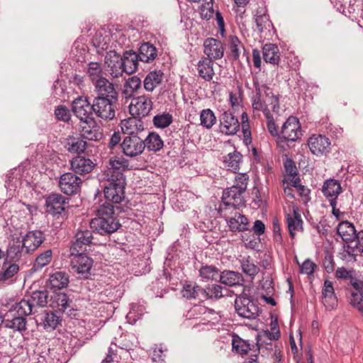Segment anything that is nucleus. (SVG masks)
I'll use <instances>...</instances> for the list:
<instances>
[{
    "instance_id": "nucleus-35",
    "label": "nucleus",
    "mask_w": 363,
    "mask_h": 363,
    "mask_svg": "<svg viewBox=\"0 0 363 363\" xmlns=\"http://www.w3.org/2000/svg\"><path fill=\"white\" fill-rule=\"evenodd\" d=\"M219 281L228 286L242 285L244 279L242 275L237 272L225 270L219 274Z\"/></svg>"
},
{
    "instance_id": "nucleus-58",
    "label": "nucleus",
    "mask_w": 363,
    "mask_h": 363,
    "mask_svg": "<svg viewBox=\"0 0 363 363\" xmlns=\"http://www.w3.org/2000/svg\"><path fill=\"white\" fill-rule=\"evenodd\" d=\"M289 163V164L285 165L286 172H288L287 177L288 179L290 181V183L291 184L292 186L296 189L298 186L301 185V180L296 172V167L291 165L292 162L290 161Z\"/></svg>"
},
{
    "instance_id": "nucleus-49",
    "label": "nucleus",
    "mask_w": 363,
    "mask_h": 363,
    "mask_svg": "<svg viewBox=\"0 0 363 363\" xmlns=\"http://www.w3.org/2000/svg\"><path fill=\"white\" fill-rule=\"evenodd\" d=\"M52 259V250H47L40 253L33 263V269L35 271L40 270L50 263Z\"/></svg>"
},
{
    "instance_id": "nucleus-14",
    "label": "nucleus",
    "mask_w": 363,
    "mask_h": 363,
    "mask_svg": "<svg viewBox=\"0 0 363 363\" xmlns=\"http://www.w3.org/2000/svg\"><path fill=\"white\" fill-rule=\"evenodd\" d=\"M48 303L56 311L66 313L68 316L74 315L71 306L72 301L65 293H55L50 296Z\"/></svg>"
},
{
    "instance_id": "nucleus-17",
    "label": "nucleus",
    "mask_w": 363,
    "mask_h": 363,
    "mask_svg": "<svg viewBox=\"0 0 363 363\" xmlns=\"http://www.w3.org/2000/svg\"><path fill=\"white\" fill-rule=\"evenodd\" d=\"M220 131L228 135H233L237 133L240 129L238 119L231 112L225 111L219 118Z\"/></svg>"
},
{
    "instance_id": "nucleus-32",
    "label": "nucleus",
    "mask_w": 363,
    "mask_h": 363,
    "mask_svg": "<svg viewBox=\"0 0 363 363\" xmlns=\"http://www.w3.org/2000/svg\"><path fill=\"white\" fill-rule=\"evenodd\" d=\"M322 302L327 310H332L337 306V298L334 293L333 284L330 281H325L322 290Z\"/></svg>"
},
{
    "instance_id": "nucleus-57",
    "label": "nucleus",
    "mask_w": 363,
    "mask_h": 363,
    "mask_svg": "<svg viewBox=\"0 0 363 363\" xmlns=\"http://www.w3.org/2000/svg\"><path fill=\"white\" fill-rule=\"evenodd\" d=\"M228 47L233 59L238 60L240 57V48L242 47L241 42L238 38L235 35H230L229 37Z\"/></svg>"
},
{
    "instance_id": "nucleus-33",
    "label": "nucleus",
    "mask_w": 363,
    "mask_h": 363,
    "mask_svg": "<svg viewBox=\"0 0 363 363\" xmlns=\"http://www.w3.org/2000/svg\"><path fill=\"white\" fill-rule=\"evenodd\" d=\"M213 60L202 57L197 64L199 76L206 82L213 79L215 74Z\"/></svg>"
},
{
    "instance_id": "nucleus-44",
    "label": "nucleus",
    "mask_w": 363,
    "mask_h": 363,
    "mask_svg": "<svg viewBox=\"0 0 363 363\" xmlns=\"http://www.w3.org/2000/svg\"><path fill=\"white\" fill-rule=\"evenodd\" d=\"M143 141L145 143V147H147L149 151H159L164 145L163 140L161 139L160 136L155 133H149Z\"/></svg>"
},
{
    "instance_id": "nucleus-4",
    "label": "nucleus",
    "mask_w": 363,
    "mask_h": 363,
    "mask_svg": "<svg viewBox=\"0 0 363 363\" xmlns=\"http://www.w3.org/2000/svg\"><path fill=\"white\" fill-rule=\"evenodd\" d=\"M243 193L233 186L225 189L223 192L222 203L219 206L218 213L220 216H228L227 211L237 210L244 204Z\"/></svg>"
},
{
    "instance_id": "nucleus-40",
    "label": "nucleus",
    "mask_w": 363,
    "mask_h": 363,
    "mask_svg": "<svg viewBox=\"0 0 363 363\" xmlns=\"http://www.w3.org/2000/svg\"><path fill=\"white\" fill-rule=\"evenodd\" d=\"M5 327L11 329L14 332H19L22 333L26 331L27 328V321L24 317L18 315L12 318H6L4 321Z\"/></svg>"
},
{
    "instance_id": "nucleus-48",
    "label": "nucleus",
    "mask_w": 363,
    "mask_h": 363,
    "mask_svg": "<svg viewBox=\"0 0 363 363\" xmlns=\"http://www.w3.org/2000/svg\"><path fill=\"white\" fill-rule=\"evenodd\" d=\"M216 117L210 108L203 109L200 113V125L211 129L216 123Z\"/></svg>"
},
{
    "instance_id": "nucleus-52",
    "label": "nucleus",
    "mask_w": 363,
    "mask_h": 363,
    "mask_svg": "<svg viewBox=\"0 0 363 363\" xmlns=\"http://www.w3.org/2000/svg\"><path fill=\"white\" fill-rule=\"evenodd\" d=\"M199 275L206 280H216L219 277V271L214 266L206 265L199 269Z\"/></svg>"
},
{
    "instance_id": "nucleus-10",
    "label": "nucleus",
    "mask_w": 363,
    "mask_h": 363,
    "mask_svg": "<svg viewBox=\"0 0 363 363\" xmlns=\"http://www.w3.org/2000/svg\"><path fill=\"white\" fill-rule=\"evenodd\" d=\"M124 155L130 157H137L141 155L145 145L143 139L138 135L125 136L121 144Z\"/></svg>"
},
{
    "instance_id": "nucleus-16",
    "label": "nucleus",
    "mask_w": 363,
    "mask_h": 363,
    "mask_svg": "<svg viewBox=\"0 0 363 363\" xmlns=\"http://www.w3.org/2000/svg\"><path fill=\"white\" fill-rule=\"evenodd\" d=\"M105 64L108 67L109 74L113 78H118L123 75L125 72L123 66L121 56H120L115 50H110L105 56Z\"/></svg>"
},
{
    "instance_id": "nucleus-50",
    "label": "nucleus",
    "mask_w": 363,
    "mask_h": 363,
    "mask_svg": "<svg viewBox=\"0 0 363 363\" xmlns=\"http://www.w3.org/2000/svg\"><path fill=\"white\" fill-rule=\"evenodd\" d=\"M232 345L233 350L242 355L246 354L251 350L250 343L238 335L233 336Z\"/></svg>"
},
{
    "instance_id": "nucleus-47",
    "label": "nucleus",
    "mask_w": 363,
    "mask_h": 363,
    "mask_svg": "<svg viewBox=\"0 0 363 363\" xmlns=\"http://www.w3.org/2000/svg\"><path fill=\"white\" fill-rule=\"evenodd\" d=\"M86 73L94 84L95 82H97L104 78L103 76L104 72L102 70L101 65L98 62H89L87 67Z\"/></svg>"
},
{
    "instance_id": "nucleus-9",
    "label": "nucleus",
    "mask_w": 363,
    "mask_h": 363,
    "mask_svg": "<svg viewBox=\"0 0 363 363\" xmlns=\"http://www.w3.org/2000/svg\"><path fill=\"white\" fill-rule=\"evenodd\" d=\"M128 165V161L116 156L109 159L108 165L101 175V178L116 179L119 178V175L123 179H125L123 172L127 169Z\"/></svg>"
},
{
    "instance_id": "nucleus-12",
    "label": "nucleus",
    "mask_w": 363,
    "mask_h": 363,
    "mask_svg": "<svg viewBox=\"0 0 363 363\" xmlns=\"http://www.w3.org/2000/svg\"><path fill=\"white\" fill-rule=\"evenodd\" d=\"M152 108V101L146 96L133 98L129 106V111L133 116L143 118L149 114Z\"/></svg>"
},
{
    "instance_id": "nucleus-41",
    "label": "nucleus",
    "mask_w": 363,
    "mask_h": 363,
    "mask_svg": "<svg viewBox=\"0 0 363 363\" xmlns=\"http://www.w3.org/2000/svg\"><path fill=\"white\" fill-rule=\"evenodd\" d=\"M286 221L289 234L291 238H294L297 231L302 230L303 220H301V216L296 210H294L293 216L287 215Z\"/></svg>"
},
{
    "instance_id": "nucleus-59",
    "label": "nucleus",
    "mask_w": 363,
    "mask_h": 363,
    "mask_svg": "<svg viewBox=\"0 0 363 363\" xmlns=\"http://www.w3.org/2000/svg\"><path fill=\"white\" fill-rule=\"evenodd\" d=\"M223 288L216 284H213L212 286H209L206 289H204L205 293L206 295V298H220L223 296L222 293Z\"/></svg>"
},
{
    "instance_id": "nucleus-36",
    "label": "nucleus",
    "mask_w": 363,
    "mask_h": 363,
    "mask_svg": "<svg viewBox=\"0 0 363 363\" xmlns=\"http://www.w3.org/2000/svg\"><path fill=\"white\" fill-rule=\"evenodd\" d=\"M164 79V73L161 70L155 69L150 72L143 81L144 89L152 92L160 85Z\"/></svg>"
},
{
    "instance_id": "nucleus-43",
    "label": "nucleus",
    "mask_w": 363,
    "mask_h": 363,
    "mask_svg": "<svg viewBox=\"0 0 363 363\" xmlns=\"http://www.w3.org/2000/svg\"><path fill=\"white\" fill-rule=\"evenodd\" d=\"M255 22L259 33H262L265 30H269L270 28L272 26V22L264 9L257 11L255 16Z\"/></svg>"
},
{
    "instance_id": "nucleus-63",
    "label": "nucleus",
    "mask_w": 363,
    "mask_h": 363,
    "mask_svg": "<svg viewBox=\"0 0 363 363\" xmlns=\"http://www.w3.org/2000/svg\"><path fill=\"white\" fill-rule=\"evenodd\" d=\"M252 108L254 113L255 111H263L266 116L269 115V110L267 108V105L264 101H262L260 99L259 96H257L255 98L252 103Z\"/></svg>"
},
{
    "instance_id": "nucleus-22",
    "label": "nucleus",
    "mask_w": 363,
    "mask_h": 363,
    "mask_svg": "<svg viewBox=\"0 0 363 363\" xmlns=\"http://www.w3.org/2000/svg\"><path fill=\"white\" fill-rule=\"evenodd\" d=\"M23 246L29 253L33 252L38 249L44 242L45 237L40 230H32L26 233V235L21 239Z\"/></svg>"
},
{
    "instance_id": "nucleus-18",
    "label": "nucleus",
    "mask_w": 363,
    "mask_h": 363,
    "mask_svg": "<svg viewBox=\"0 0 363 363\" xmlns=\"http://www.w3.org/2000/svg\"><path fill=\"white\" fill-rule=\"evenodd\" d=\"M227 214L228 216H221L226 220L231 231L240 232L247 230L248 220L244 215H242L237 210L227 211Z\"/></svg>"
},
{
    "instance_id": "nucleus-34",
    "label": "nucleus",
    "mask_w": 363,
    "mask_h": 363,
    "mask_svg": "<svg viewBox=\"0 0 363 363\" xmlns=\"http://www.w3.org/2000/svg\"><path fill=\"white\" fill-rule=\"evenodd\" d=\"M121 59L125 73L131 74L137 70L138 60H140L137 52L133 50L125 51L123 52Z\"/></svg>"
},
{
    "instance_id": "nucleus-3",
    "label": "nucleus",
    "mask_w": 363,
    "mask_h": 363,
    "mask_svg": "<svg viewBox=\"0 0 363 363\" xmlns=\"http://www.w3.org/2000/svg\"><path fill=\"white\" fill-rule=\"evenodd\" d=\"M104 194L107 201L113 203H121L125 199V179L121 175L119 178L108 179L100 178Z\"/></svg>"
},
{
    "instance_id": "nucleus-39",
    "label": "nucleus",
    "mask_w": 363,
    "mask_h": 363,
    "mask_svg": "<svg viewBox=\"0 0 363 363\" xmlns=\"http://www.w3.org/2000/svg\"><path fill=\"white\" fill-rule=\"evenodd\" d=\"M40 321L39 324L42 325L47 330H52L57 328L60 323V317L54 312H45L36 322Z\"/></svg>"
},
{
    "instance_id": "nucleus-31",
    "label": "nucleus",
    "mask_w": 363,
    "mask_h": 363,
    "mask_svg": "<svg viewBox=\"0 0 363 363\" xmlns=\"http://www.w3.org/2000/svg\"><path fill=\"white\" fill-rule=\"evenodd\" d=\"M121 129L124 133L129 136L137 135L138 132L143 130V123L140 118L133 116L121 122Z\"/></svg>"
},
{
    "instance_id": "nucleus-8",
    "label": "nucleus",
    "mask_w": 363,
    "mask_h": 363,
    "mask_svg": "<svg viewBox=\"0 0 363 363\" xmlns=\"http://www.w3.org/2000/svg\"><path fill=\"white\" fill-rule=\"evenodd\" d=\"M302 131L298 119L290 116L283 124L279 133V138L285 141H296L301 138Z\"/></svg>"
},
{
    "instance_id": "nucleus-61",
    "label": "nucleus",
    "mask_w": 363,
    "mask_h": 363,
    "mask_svg": "<svg viewBox=\"0 0 363 363\" xmlns=\"http://www.w3.org/2000/svg\"><path fill=\"white\" fill-rule=\"evenodd\" d=\"M55 114L56 118L60 121L68 122L70 120L69 111L64 106H58L55 111Z\"/></svg>"
},
{
    "instance_id": "nucleus-28",
    "label": "nucleus",
    "mask_w": 363,
    "mask_h": 363,
    "mask_svg": "<svg viewBox=\"0 0 363 363\" xmlns=\"http://www.w3.org/2000/svg\"><path fill=\"white\" fill-rule=\"evenodd\" d=\"M69 283V276L64 271H57L49 276L47 285L52 289H62Z\"/></svg>"
},
{
    "instance_id": "nucleus-55",
    "label": "nucleus",
    "mask_w": 363,
    "mask_h": 363,
    "mask_svg": "<svg viewBox=\"0 0 363 363\" xmlns=\"http://www.w3.org/2000/svg\"><path fill=\"white\" fill-rule=\"evenodd\" d=\"M172 122V116L169 113L158 114L153 118L154 125L157 128H164Z\"/></svg>"
},
{
    "instance_id": "nucleus-25",
    "label": "nucleus",
    "mask_w": 363,
    "mask_h": 363,
    "mask_svg": "<svg viewBox=\"0 0 363 363\" xmlns=\"http://www.w3.org/2000/svg\"><path fill=\"white\" fill-rule=\"evenodd\" d=\"M95 90L97 93L96 97L111 98L118 99V92L114 85L110 82L106 78H103L94 84Z\"/></svg>"
},
{
    "instance_id": "nucleus-15",
    "label": "nucleus",
    "mask_w": 363,
    "mask_h": 363,
    "mask_svg": "<svg viewBox=\"0 0 363 363\" xmlns=\"http://www.w3.org/2000/svg\"><path fill=\"white\" fill-rule=\"evenodd\" d=\"M93 240V233L88 229H79L74 235L69 252H82L86 250L87 246L91 244Z\"/></svg>"
},
{
    "instance_id": "nucleus-29",
    "label": "nucleus",
    "mask_w": 363,
    "mask_h": 363,
    "mask_svg": "<svg viewBox=\"0 0 363 363\" xmlns=\"http://www.w3.org/2000/svg\"><path fill=\"white\" fill-rule=\"evenodd\" d=\"M71 168L76 173L79 174H88L93 169L94 164L93 162L82 156L74 157L71 162Z\"/></svg>"
},
{
    "instance_id": "nucleus-19",
    "label": "nucleus",
    "mask_w": 363,
    "mask_h": 363,
    "mask_svg": "<svg viewBox=\"0 0 363 363\" xmlns=\"http://www.w3.org/2000/svg\"><path fill=\"white\" fill-rule=\"evenodd\" d=\"M311 152L317 156L323 155L329 152L330 141L322 135H312L308 142Z\"/></svg>"
},
{
    "instance_id": "nucleus-23",
    "label": "nucleus",
    "mask_w": 363,
    "mask_h": 363,
    "mask_svg": "<svg viewBox=\"0 0 363 363\" xmlns=\"http://www.w3.org/2000/svg\"><path fill=\"white\" fill-rule=\"evenodd\" d=\"M322 192L330 204L337 205L336 200L342 192L340 183L336 179H328L323 185Z\"/></svg>"
},
{
    "instance_id": "nucleus-1",
    "label": "nucleus",
    "mask_w": 363,
    "mask_h": 363,
    "mask_svg": "<svg viewBox=\"0 0 363 363\" xmlns=\"http://www.w3.org/2000/svg\"><path fill=\"white\" fill-rule=\"evenodd\" d=\"M121 224L114 216V206L106 202L97 210V216L90 221V227L101 235L116 232Z\"/></svg>"
},
{
    "instance_id": "nucleus-38",
    "label": "nucleus",
    "mask_w": 363,
    "mask_h": 363,
    "mask_svg": "<svg viewBox=\"0 0 363 363\" xmlns=\"http://www.w3.org/2000/svg\"><path fill=\"white\" fill-rule=\"evenodd\" d=\"M264 60L267 63L278 65L280 62V52L277 45L272 43L266 44L262 48Z\"/></svg>"
},
{
    "instance_id": "nucleus-21",
    "label": "nucleus",
    "mask_w": 363,
    "mask_h": 363,
    "mask_svg": "<svg viewBox=\"0 0 363 363\" xmlns=\"http://www.w3.org/2000/svg\"><path fill=\"white\" fill-rule=\"evenodd\" d=\"M72 111L80 121L87 119L92 117L93 104L91 105L87 99L79 97L72 103Z\"/></svg>"
},
{
    "instance_id": "nucleus-5",
    "label": "nucleus",
    "mask_w": 363,
    "mask_h": 363,
    "mask_svg": "<svg viewBox=\"0 0 363 363\" xmlns=\"http://www.w3.org/2000/svg\"><path fill=\"white\" fill-rule=\"evenodd\" d=\"M70 266L79 278L89 279L93 267V259L82 252H69Z\"/></svg>"
},
{
    "instance_id": "nucleus-11",
    "label": "nucleus",
    "mask_w": 363,
    "mask_h": 363,
    "mask_svg": "<svg viewBox=\"0 0 363 363\" xmlns=\"http://www.w3.org/2000/svg\"><path fill=\"white\" fill-rule=\"evenodd\" d=\"M82 183L80 177L72 172H67L60 177L59 187L64 194L74 195L79 191Z\"/></svg>"
},
{
    "instance_id": "nucleus-46",
    "label": "nucleus",
    "mask_w": 363,
    "mask_h": 363,
    "mask_svg": "<svg viewBox=\"0 0 363 363\" xmlns=\"http://www.w3.org/2000/svg\"><path fill=\"white\" fill-rule=\"evenodd\" d=\"M81 138H70L67 140L66 147L69 152L81 153L86 148V142Z\"/></svg>"
},
{
    "instance_id": "nucleus-64",
    "label": "nucleus",
    "mask_w": 363,
    "mask_h": 363,
    "mask_svg": "<svg viewBox=\"0 0 363 363\" xmlns=\"http://www.w3.org/2000/svg\"><path fill=\"white\" fill-rule=\"evenodd\" d=\"M323 265L328 273L333 272L335 268V262L333 255L329 252L325 254L323 261Z\"/></svg>"
},
{
    "instance_id": "nucleus-56",
    "label": "nucleus",
    "mask_w": 363,
    "mask_h": 363,
    "mask_svg": "<svg viewBox=\"0 0 363 363\" xmlns=\"http://www.w3.org/2000/svg\"><path fill=\"white\" fill-rule=\"evenodd\" d=\"M141 80L137 76L130 77L125 83V92L130 96L136 92L141 87Z\"/></svg>"
},
{
    "instance_id": "nucleus-42",
    "label": "nucleus",
    "mask_w": 363,
    "mask_h": 363,
    "mask_svg": "<svg viewBox=\"0 0 363 363\" xmlns=\"http://www.w3.org/2000/svg\"><path fill=\"white\" fill-rule=\"evenodd\" d=\"M242 157V155L237 151L228 153L223 157L224 167L228 170L235 172L239 169Z\"/></svg>"
},
{
    "instance_id": "nucleus-53",
    "label": "nucleus",
    "mask_w": 363,
    "mask_h": 363,
    "mask_svg": "<svg viewBox=\"0 0 363 363\" xmlns=\"http://www.w3.org/2000/svg\"><path fill=\"white\" fill-rule=\"evenodd\" d=\"M249 182V176L246 173L237 174L234 179V184L232 186L233 189H238V191L245 192Z\"/></svg>"
},
{
    "instance_id": "nucleus-6",
    "label": "nucleus",
    "mask_w": 363,
    "mask_h": 363,
    "mask_svg": "<svg viewBox=\"0 0 363 363\" xmlns=\"http://www.w3.org/2000/svg\"><path fill=\"white\" fill-rule=\"evenodd\" d=\"M235 308L240 317L247 319L256 318L259 313L257 305L244 292L235 298Z\"/></svg>"
},
{
    "instance_id": "nucleus-37",
    "label": "nucleus",
    "mask_w": 363,
    "mask_h": 363,
    "mask_svg": "<svg viewBox=\"0 0 363 363\" xmlns=\"http://www.w3.org/2000/svg\"><path fill=\"white\" fill-rule=\"evenodd\" d=\"M157 49L150 43H143L138 50V55L140 61L150 63L153 62L157 57Z\"/></svg>"
},
{
    "instance_id": "nucleus-2",
    "label": "nucleus",
    "mask_w": 363,
    "mask_h": 363,
    "mask_svg": "<svg viewBox=\"0 0 363 363\" xmlns=\"http://www.w3.org/2000/svg\"><path fill=\"white\" fill-rule=\"evenodd\" d=\"M48 293L47 291H35L27 296L19 302L13 305L10 312L16 311L18 315L23 317L38 312V309L47 306Z\"/></svg>"
},
{
    "instance_id": "nucleus-60",
    "label": "nucleus",
    "mask_w": 363,
    "mask_h": 363,
    "mask_svg": "<svg viewBox=\"0 0 363 363\" xmlns=\"http://www.w3.org/2000/svg\"><path fill=\"white\" fill-rule=\"evenodd\" d=\"M204 4L200 9V13L203 18L210 19L213 14V1L203 0Z\"/></svg>"
},
{
    "instance_id": "nucleus-62",
    "label": "nucleus",
    "mask_w": 363,
    "mask_h": 363,
    "mask_svg": "<svg viewBox=\"0 0 363 363\" xmlns=\"http://www.w3.org/2000/svg\"><path fill=\"white\" fill-rule=\"evenodd\" d=\"M316 267V264L313 261L306 259L300 266V271L302 274L311 275L313 274Z\"/></svg>"
},
{
    "instance_id": "nucleus-13",
    "label": "nucleus",
    "mask_w": 363,
    "mask_h": 363,
    "mask_svg": "<svg viewBox=\"0 0 363 363\" xmlns=\"http://www.w3.org/2000/svg\"><path fill=\"white\" fill-rule=\"evenodd\" d=\"M79 131L82 138L86 140L98 141L102 138L100 128L93 117L80 121Z\"/></svg>"
},
{
    "instance_id": "nucleus-20",
    "label": "nucleus",
    "mask_w": 363,
    "mask_h": 363,
    "mask_svg": "<svg viewBox=\"0 0 363 363\" xmlns=\"http://www.w3.org/2000/svg\"><path fill=\"white\" fill-rule=\"evenodd\" d=\"M68 206V199L60 194H52L46 199L48 211L53 215H60Z\"/></svg>"
},
{
    "instance_id": "nucleus-54",
    "label": "nucleus",
    "mask_w": 363,
    "mask_h": 363,
    "mask_svg": "<svg viewBox=\"0 0 363 363\" xmlns=\"http://www.w3.org/2000/svg\"><path fill=\"white\" fill-rule=\"evenodd\" d=\"M350 303L363 316V291L351 292Z\"/></svg>"
},
{
    "instance_id": "nucleus-24",
    "label": "nucleus",
    "mask_w": 363,
    "mask_h": 363,
    "mask_svg": "<svg viewBox=\"0 0 363 363\" xmlns=\"http://www.w3.org/2000/svg\"><path fill=\"white\" fill-rule=\"evenodd\" d=\"M204 53L207 58L218 60L223 57L224 49L222 43L214 38H207L203 43Z\"/></svg>"
},
{
    "instance_id": "nucleus-7",
    "label": "nucleus",
    "mask_w": 363,
    "mask_h": 363,
    "mask_svg": "<svg viewBox=\"0 0 363 363\" xmlns=\"http://www.w3.org/2000/svg\"><path fill=\"white\" fill-rule=\"evenodd\" d=\"M117 99L95 97L93 101V112L101 119L112 120L115 117L114 103Z\"/></svg>"
},
{
    "instance_id": "nucleus-51",
    "label": "nucleus",
    "mask_w": 363,
    "mask_h": 363,
    "mask_svg": "<svg viewBox=\"0 0 363 363\" xmlns=\"http://www.w3.org/2000/svg\"><path fill=\"white\" fill-rule=\"evenodd\" d=\"M19 270V267L16 264L8 265L4 263L0 271V281H5L12 278Z\"/></svg>"
},
{
    "instance_id": "nucleus-27",
    "label": "nucleus",
    "mask_w": 363,
    "mask_h": 363,
    "mask_svg": "<svg viewBox=\"0 0 363 363\" xmlns=\"http://www.w3.org/2000/svg\"><path fill=\"white\" fill-rule=\"evenodd\" d=\"M204 293V289L201 288L196 283L186 281L183 284L182 294L184 298L188 300L198 299L202 301L206 299V295H205Z\"/></svg>"
},
{
    "instance_id": "nucleus-26",
    "label": "nucleus",
    "mask_w": 363,
    "mask_h": 363,
    "mask_svg": "<svg viewBox=\"0 0 363 363\" xmlns=\"http://www.w3.org/2000/svg\"><path fill=\"white\" fill-rule=\"evenodd\" d=\"M6 253L7 257L13 262H17L23 256L29 254L24 246H23V242L18 237L12 238L9 242Z\"/></svg>"
},
{
    "instance_id": "nucleus-30",
    "label": "nucleus",
    "mask_w": 363,
    "mask_h": 363,
    "mask_svg": "<svg viewBox=\"0 0 363 363\" xmlns=\"http://www.w3.org/2000/svg\"><path fill=\"white\" fill-rule=\"evenodd\" d=\"M337 233L345 242L356 240L357 233L354 225L349 221L340 222L337 227Z\"/></svg>"
},
{
    "instance_id": "nucleus-45",
    "label": "nucleus",
    "mask_w": 363,
    "mask_h": 363,
    "mask_svg": "<svg viewBox=\"0 0 363 363\" xmlns=\"http://www.w3.org/2000/svg\"><path fill=\"white\" fill-rule=\"evenodd\" d=\"M240 263L243 273L249 276L251 279H254L259 272V266L255 264L250 257L243 258L240 261Z\"/></svg>"
}]
</instances>
